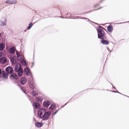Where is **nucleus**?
<instances>
[{
	"mask_svg": "<svg viewBox=\"0 0 129 129\" xmlns=\"http://www.w3.org/2000/svg\"><path fill=\"white\" fill-rule=\"evenodd\" d=\"M38 116L43 120H45L49 118L51 113L49 111H47L44 109H40L38 112Z\"/></svg>",
	"mask_w": 129,
	"mask_h": 129,
	"instance_id": "nucleus-1",
	"label": "nucleus"
},
{
	"mask_svg": "<svg viewBox=\"0 0 129 129\" xmlns=\"http://www.w3.org/2000/svg\"><path fill=\"white\" fill-rule=\"evenodd\" d=\"M28 99L30 101L31 103H32V105L34 108V113H35V109H38L41 106L40 104L37 102H34L35 100L33 99V98L30 96L29 95H27Z\"/></svg>",
	"mask_w": 129,
	"mask_h": 129,
	"instance_id": "nucleus-2",
	"label": "nucleus"
},
{
	"mask_svg": "<svg viewBox=\"0 0 129 129\" xmlns=\"http://www.w3.org/2000/svg\"><path fill=\"white\" fill-rule=\"evenodd\" d=\"M14 71L17 73L19 77L22 76L23 73V69L19 63H17L16 64L14 68Z\"/></svg>",
	"mask_w": 129,
	"mask_h": 129,
	"instance_id": "nucleus-3",
	"label": "nucleus"
},
{
	"mask_svg": "<svg viewBox=\"0 0 129 129\" xmlns=\"http://www.w3.org/2000/svg\"><path fill=\"white\" fill-rule=\"evenodd\" d=\"M29 82H28L29 87L30 88L33 90L31 92V93L33 96L34 97L36 95H38V93L36 92L35 90H34V89H35V88L34 86V83L33 82H32L31 80H29Z\"/></svg>",
	"mask_w": 129,
	"mask_h": 129,
	"instance_id": "nucleus-4",
	"label": "nucleus"
},
{
	"mask_svg": "<svg viewBox=\"0 0 129 129\" xmlns=\"http://www.w3.org/2000/svg\"><path fill=\"white\" fill-rule=\"evenodd\" d=\"M98 38L100 39L104 38L106 39V37H105L106 34L103 30L98 29Z\"/></svg>",
	"mask_w": 129,
	"mask_h": 129,
	"instance_id": "nucleus-5",
	"label": "nucleus"
},
{
	"mask_svg": "<svg viewBox=\"0 0 129 129\" xmlns=\"http://www.w3.org/2000/svg\"><path fill=\"white\" fill-rule=\"evenodd\" d=\"M24 73L26 76L30 75L32 78V80L33 81V76L32 73L28 67L25 68L24 69Z\"/></svg>",
	"mask_w": 129,
	"mask_h": 129,
	"instance_id": "nucleus-6",
	"label": "nucleus"
},
{
	"mask_svg": "<svg viewBox=\"0 0 129 129\" xmlns=\"http://www.w3.org/2000/svg\"><path fill=\"white\" fill-rule=\"evenodd\" d=\"M7 21L6 19L5 18H2V20H0V26L2 27L6 25Z\"/></svg>",
	"mask_w": 129,
	"mask_h": 129,
	"instance_id": "nucleus-7",
	"label": "nucleus"
},
{
	"mask_svg": "<svg viewBox=\"0 0 129 129\" xmlns=\"http://www.w3.org/2000/svg\"><path fill=\"white\" fill-rule=\"evenodd\" d=\"M6 72L9 74H12L13 72V68L10 66L7 67L5 69Z\"/></svg>",
	"mask_w": 129,
	"mask_h": 129,
	"instance_id": "nucleus-8",
	"label": "nucleus"
},
{
	"mask_svg": "<svg viewBox=\"0 0 129 129\" xmlns=\"http://www.w3.org/2000/svg\"><path fill=\"white\" fill-rule=\"evenodd\" d=\"M27 79L24 77H22L20 78V84L22 85H24L27 82Z\"/></svg>",
	"mask_w": 129,
	"mask_h": 129,
	"instance_id": "nucleus-9",
	"label": "nucleus"
},
{
	"mask_svg": "<svg viewBox=\"0 0 129 129\" xmlns=\"http://www.w3.org/2000/svg\"><path fill=\"white\" fill-rule=\"evenodd\" d=\"M50 104V101L49 100L44 101L43 103V105L45 107H47Z\"/></svg>",
	"mask_w": 129,
	"mask_h": 129,
	"instance_id": "nucleus-10",
	"label": "nucleus"
},
{
	"mask_svg": "<svg viewBox=\"0 0 129 129\" xmlns=\"http://www.w3.org/2000/svg\"><path fill=\"white\" fill-rule=\"evenodd\" d=\"M7 61V58L5 57H3L0 58V63L3 64L5 63Z\"/></svg>",
	"mask_w": 129,
	"mask_h": 129,
	"instance_id": "nucleus-11",
	"label": "nucleus"
},
{
	"mask_svg": "<svg viewBox=\"0 0 129 129\" xmlns=\"http://www.w3.org/2000/svg\"><path fill=\"white\" fill-rule=\"evenodd\" d=\"M17 75L15 73H12V74L10 76V78L11 79H13L15 80H17L18 79Z\"/></svg>",
	"mask_w": 129,
	"mask_h": 129,
	"instance_id": "nucleus-12",
	"label": "nucleus"
},
{
	"mask_svg": "<svg viewBox=\"0 0 129 129\" xmlns=\"http://www.w3.org/2000/svg\"><path fill=\"white\" fill-rule=\"evenodd\" d=\"M104 38L101 39V43L103 45H107L109 44V42L107 40H106L104 39Z\"/></svg>",
	"mask_w": 129,
	"mask_h": 129,
	"instance_id": "nucleus-13",
	"label": "nucleus"
},
{
	"mask_svg": "<svg viewBox=\"0 0 129 129\" xmlns=\"http://www.w3.org/2000/svg\"><path fill=\"white\" fill-rule=\"evenodd\" d=\"M17 2V1L16 0H7L5 2L6 3H9L10 4H15Z\"/></svg>",
	"mask_w": 129,
	"mask_h": 129,
	"instance_id": "nucleus-14",
	"label": "nucleus"
},
{
	"mask_svg": "<svg viewBox=\"0 0 129 129\" xmlns=\"http://www.w3.org/2000/svg\"><path fill=\"white\" fill-rule=\"evenodd\" d=\"M16 50V48L13 46H12L10 49L9 51L11 53L13 54L15 53V52Z\"/></svg>",
	"mask_w": 129,
	"mask_h": 129,
	"instance_id": "nucleus-15",
	"label": "nucleus"
},
{
	"mask_svg": "<svg viewBox=\"0 0 129 129\" xmlns=\"http://www.w3.org/2000/svg\"><path fill=\"white\" fill-rule=\"evenodd\" d=\"M4 34V33H0V40L1 39L2 41L4 42H5L6 38L5 36H4V37L3 36V34Z\"/></svg>",
	"mask_w": 129,
	"mask_h": 129,
	"instance_id": "nucleus-16",
	"label": "nucleus"
},
{
	"mask_svg": "<svg viewBox=\"0 0 129 129\" xmlns=\"http://www.w3.org/2000/svg\"><path fill=\"white\" fill-rule=\"evenodd\" d=\"M5 44L2 42L0 43V50L3 51L5 48Z\"/></svg>",
	"mask_w": 129,
	"mask_h": 129,
	"instance_id": "nucleus-17",
	"label": "nucleus"
},
{
	"mask_svg": "<svg viewBox=\"0 0 129 129\" xmlns=\"http://www.w3.org/2000/svg\"><path fill=\"white\" fill-rule=\"evenodd\" d=\"M20 62L22 65L23 66H26L28 64L26 62V61L24 59L22 58Z\"/></svg>",
	"mask_w": 129,
	"mask_h": 129,
	"instance_id": "nucleus-18",
	"label": "nucleus"
},
{
	"mask_svg": "<svg viewBox=\"0 0 129 129\" xmlns=\"http://www.w3.org/2000/svg\"><path fill=\"white\" fill-rule=\"evenodd\" d=\"M107 29L109 32H111L113 30L112 25H109L108 26H107Z\"/></svg>",
	"mask_w": 129,
	"mask_h": 129,
	"instance_id": "nucleus-19",
	"label": "nucleus"
},
{
	"mask_svg": "<svg viewBox=\"0 0 129 129\" xmlns=\"http://www.w3.org/2000/svg\"><path fill=\"white\" fill-rule=\"evenodd\" d=\"M35 126L38 127H42L43 124V123L42 122H36L35 123Z\"/></svg>",
	"mask_w": 129,
	"mask_h": 129,
	"instance_id": "nucleus-20",
	"label": "nucleus"
},
{
	"mask_svg": "<svg viewBox=\"0 0 129 129\" xmlns=\"http://www.w3.org/2000/svg\"><path fill=\"white\" fill-rule=\"evenodd\" d=\"M16 54L17 56V57L18 58L19 60H21L22 58V56L20 53H19V52L18 51H16Z\"/></svg>",
	"mask_w": 129,
	"mask_h": 129,
	"instance_id": "nucleus-21",
	"label": "nucleus"
},
{
	"mask_svg": "<svg viewBox=\"0 0 129 129\" xmlns=\"http://www.w3.org/2000/svg\"><path fill=\"white\" fill-rule=\"evenodd\" d=\"M36 22L34 23H33L32 22H30L28 26L27 27V29L28 30L30 29Z\"/></svg>",
	"mask_w": 129,
	"mask_h": 129,
	"instance_id": "nucleus-22",
	"label": "nucleus"
},
{
	"mask_svg": "<svg viewBox=\"0 0 129 129\" xmlns=\"http://www.w3.org/2000/svg\"><path fill=\"white\" fill-rule=\"evenodd\" d=\"M102 8H103V7H100L99 8H98L97 9H95L93 10H91L89 11H87V12H85L83 13V14H87V13H90L93 11H96V10H99V9H100Z\"/></svg>",
	"mask_w": 129,
	"mask_h": 129,
	"instance_id": "nucleus-23",
	"label": "nucleus"
},
{
	"mask_svg": "<svg viewBox=\"0 0 129 129\" xmlns=\"http://www.w3.org/2000/svg\"><path fill=\"white\" fill-rule=\"evenodd\" d=\"M56 107L55 105L52 104L49 107V109L50 110H53L56 108Z\"/></svg>",
	"mask_w": 129,
	"mask_h": 129,
	"instance_id": "nucleus-24",
	"label": "nucleus"
},
{
	"mask_svg": "<svg viewBox=\"0 0 129 129\" xmlns=\"http://www.w3.org/2000/svg\"><path fill=\"white\" fill-rule=\"evenodd\" d=\"M35 99L37 102H42L43 100V99L40 97H36Z\"/></svg>",
	"mask_w": 129,
	"mask_h": 129,
	"instance_id": "nucleus-25",
	"label": "nucleus"
},
{
	"mask_svg": "<svg viewBox=\"0 0 129 129\" xmlns=\"http://www.w3.org/2000/svg\"><path fill=\"white\" fill-rule=\"evenodd\" d=\"M68 19L70 18H67ZM71 19H88V18L85 17H82V18H80L79 17V16H76V17H73L72 18H71Z\"/></svg>",
	"mask_w": 129,
	"mask_h": 129,
	"instance_id": "nucleus-26",
	"label": "nucleus"
},
{
	"mask_svg": "<svg viewBox=\"0 0 129 129\" xmlns=\"http://www.w3.org/2000/svg\"><path fill=\"white\" fill-rule=\"evenodd\" d=\"M9 58L10 59V61L12 62V63H16V61L15 60V59H14V58H13V56H12V57L11 58H10L9 57Z\"/></svg>",
	"mask_w": 129,
	"mask_h": 129,
	"instance_id": "nucleus-27",
	"label": "nucleus"
},
{
	"mask_svg": "<svg viewBox=\"0 0 129 129\" xmlns=\"http://www.w3.org/2000/svg\"><path fill=\"white\" fill-rule=\"evenodd\" d=\"M8 75L7 74H5L4 73V74H3V77L5 79L8 78Z\"/></svg>",
	"mask_w": 129,
	"mask_h": 129,
	"instance_id": "nucleus-28",
	"label": "nucleus"
},
{
	"mask_svg": "<svg viewBox=\"0 0 129 129\" xmlns=\"http://www.w3.org/2000/svg\"><path fill=\"white\" fill-rule=\"evenodd\" d=\"M98 29L100 30V29H101V30H105V31H107V30L106 29H105L104 28L102 27L101 26L99 25L98 27Z\"/></svg>",
	"mask_w": 129,
	"mask_h": 129,
	"instance_id": "nucleus-29",
	"label": "nucleus"
},
{
	"mask_svg": "<svg viewBox=\"0 0 129 129\" xmlns=\"http://www.w3.org/2000/svg\"><path fill=\"white\" fill-rule=\"evenodd\" d=\"M74 95V96L72 97L71 99H70L69 101L67 103H66L64 105L62 106H61V108H60V109H61L62 108H63L65 106H66V105L73 98V97H74L75 95Z\"/></svg>",
	"mask_w": 129,
	"mask_h": 129,
	"instance_id": "nucleus-30",
	"label": "nucleus"
},
{
	"mask_svg": "<svg viewBox=\"0 0 129 129\" xmlns=\"http://www.w3.org/2000/svg\"><path fill=\"white\" fill-rule=\"evenodd\" d=\"M60 109H59L57 110H56L54 113H52V116H54L55 115L59 110Z\"/></svg>",
	"mask_w": 129,
	"mask_h": 129,
	"instance_id": "nucleus-31",
	"label": "nucleus"
},
{
	"mask_svg": "<svg viewBox=\"0 0 129 129\" xmlns=\"http://www.w3.org/2000/svg\"><path fill=\"white\" fill-rule=\"evenodd\" d=\"M99 3H98L96 4H95L94 6V8H96L97 6H99V4H100Z\"/></svg>",
	"mask_w": 129,
	"mask_h": 129,
	"instance_id": "nucleus-32",
	"label": "nucleus"
},
{
	"mask_svg": "<svg viewBox=\"0 0 129 129\" xmlns=\"http://www.w3.org/2000/svg\"><path fill=\"white\" fill-rule=\"evenodd\" d=\"M88 19V21H90V22H92V23H94L96 25H99V24L97 23H95V22H94L92 21H90L88 18V19Z\"/></svg>",
	"mask_w": 129,
	"mask_h": 129,
	"instance_id": "nucleus-33",
	"label": "nucleus"
},
{
	"mask_svg": "<svg viewBox=\"0 0 129 129\" xmlns=\"http://www.w3.org/2000/svg\"><path fill=\"white\" fill-rule=\"evenodd\" d=\"M127 22H119V23H116L115 24H123V23H127Z\"/></svg>",
	"mask_w": 129,
	"mask_h": 129,
	"instance_id": "nucleus-34",
	"label": "nucleus"
},
{
	"mask_svg": "<svg viewBox=\"0 0 129 129\" xmlns=\"http://www.w3.org/2000/svg\"><path fill=\"white\" fill-rule=\"evenodd\" d=\"M112 92H115V93H119L120 94H122V93H121L117 91H112Z\"/></svg>",
	"mask_w": 129,
	"mask_h": 129,
	"instance_id": "nucleus-35",
	"label": "nucleus"
},
{
	"mask_svg": "<svg viewBox=\"0 0 129 129\" xmlns=\"http://www.w3.org/2000/svg\"><path fill=\"white\" fill-rule=\"evenodd\" d=\"M21 88V90L22 91L24 92V93H26V91H24L22 88Z\"/></svg>",
	"mask_w": 129,
	"mask_h": 129,
	"instance_id": "nucleus-36",
	"label": "nucleus"
},
{
	"mask_svg": "<svg viewBox=\"0 0 129 129\" xmlns=\"http://www.w3.org/2000/svg\"><path fill=\"white\" fill-rule=\"evenodd\" d=\"M3 55V53L2 52H0V57L2 56Z\"/></svg>",
	"mask_w": 129,
	"mask_h": 129,
	"instance_id": "nucleus-37",
	"label": "nucleus"
},
{
	"mask_svg": "<svg viewBox=\"0 0 129 129\" xmlns=\"http://www.w3.org/2000/svg\"><path fill=\"white\" fill-rule=\"evenodd\" d=\"M109 82L111 84V85H112V86H113L112 88L113 89L114 88V89H115L116 90V89L112 85V84L110 82Z\"/></svg>",
	"mask_w": 129,
	"mask_h": 129,
	"instance_id": "nucleus-38",
	"label": "nucleus"
},
{
	"mask_svg": "<svg viewBox=\"0 0 129 129\" xmlns=\"http://www.w3.org/2000/svg\"><path fill=\"white\" fill-rule=\"evenodd\" d=\"M67 15L69 17H71V15L70 14H67Z\"/></svg>",
	"mask_w": 129,
	"mask_h": 129,
	"instance_id": "nucleus-39",
	"label": "nucleus"
},
{
	"mask_svg": "<svg viewBox=\"0 0 129 129\" xmlns=\"http://www.w3.org/2000/svg\"><path fill=\"white\" fill-rule=\"evenodd\" d=\"M59 18H67L65 17H63L62 16H58Z\"/></svg>",
	"mask_w": 129,
	"mask_h": 129,
	"instance_id": "nucleus-40",
	"label": "nucleus"
},
{
	"mask_svg": "<svg viewBox=\"0 0 129 129\" xmlns=\"http://www.w3.org/2000/svg\"><path fill=\"white\" fill-rule=\"evenodd\" d=\"M15 83H16V84H17L18 86H20L19 85V84L16 81H15Z\"/></svg>",
	"mask_w": 129,
	"mask_h": 129,
	"instance_id": "nucleus-41",
	"label": "nucleus"
},
{
	"mask_svg": "<svg viewBox=\"0 0 129 129\" xmlns=\"http://www.w3.org/2000/svg\"><path fill=\"white\" fill-rule=\"evenodd\" d=\"M104 1V0H101L99 3L100 4L101 3Z\"/></svg>",
	"mask_w": 129,
	"mask_h": 129,
	"instance_id": "nucleus-42",
	"label": "nucleus"
},
{
	"mask_svg": "<svg viewBox=\"0 0 129 129\" xmlns=\"http://www.w3.org/2000/svg\"><path fill=\"white\" fill-rule=\"evenodd\" d=\"M34 62H32V66H31V67H33L34 64Z\"/></svg>",
	"mask_w": 129,
	"mask_h": 129,
	"instance_id": "nucleus-43",
	"label": "nucleus"
},
{
	"mask_svg": "<svg viewBox=\"0 0 129 129\" xmlns=\"http://www.w3.org/2000/svg\"><path fill=\"white\" fill-rule=\"evenodd\" d=\"M94 27H95L96 31H97V33L98 32V29L95 26H94Z\"/></svg>",
	"mask_w": 129,
	"mask_h": 129,
	"instance_id": "nucleus-44",
	"label": "nucleus"
},
{
	"mask_svg": "<svg viewBox=\"0 0 129 129\" xmlns=\"http://www.w3.org/2000/svg\"><path fill=\"white\" fill-rule=\"evenodd\" d=\"M112 50H111V51H110V52L108 54V55H110V53L111 52H112Z\"/></svg>",
	"mask_w": 129,
	"mask_h": 129,
	"instance_id": "nucleus-45",
	"label": "nucleus"
},
{
	"mask_svg": "<svg viewBox=\"0 0 129 129\" xmlns=\"http://www.w3.org/2000/svg\"><path fill=\"white\" fill-rule=\"evenodd\" d=\"M2 73V70L1 69H0V75Z\"/></svg>",
	"mask_w": 129,
	"mask_h": 129,
	"instance_id": "nucleus-46",
	"label": "nucleus"
},
{
	"mask_svg": "<svg viewBox=\"0 0 129 129\" xmlns=\"http://www.w3.org/2000/svg\"><path fill=\"white\" fill-rule=\"evenodd\" d=\"M125 95V96H127V97H128V98H129V96H127V95Z\"/></svg>",
	"mask_w": 129,
	"mask_h": 129,
	"instance_id": "nucleus-47",
	"label": "nucleus"
},
{
	"mask_svg": "<svg viewBox=\"0 0 129 129\" xmlns=\"http://www.w3.org/2000/svg\"><path fill=\"white\" fill-rule=\"evenodd\" d=\"M26 30L25 29V30H24V31H25V32H26Z\"/></svg>",
	"mask_w": 129,
	"mask_h": 129,
	"instance_id": "nucleus-48",
	"label": "nucleus"
},
{
	"mask_svg": "<svg viewBox=\"0 0 129 129\" xmlns=\"http://www.w3.org/2000/svg\"><path fill=\"white\" fill-rule=\"evenodd\" d=\"M33 119H34V120H35V118H34H34Z\"/></svg>",
	"mask_w": 129,
	"mask_h": 129,
	"instance_id": "nucleus-49",
	"label": "nucleus"
},
{
	"mask_svg": "<svg viewBox=\"0 0 129 129\" xmlns=\"http://www.w3.org/2000/svg\"><path fill=\"white\" fill-rule=\"evenodd\" d=\"M107 49H108V51H110V50H109V49L108 48Z\"/></svg>",
	"mask_w": 129,
	"mask_h": 129,
	"instance_id": "nucleus-50",
	"label": "nucleus"
},
{
	"mask_svg": "<svg viewBox=\"0 0 129 129\" xmlns=\"http://www.w3.org/2000/svg\"><path fill=\"white\" fill-rule=\"evenodd\" d=\"M107 90V91H109V90H108V89H107V90Z\"/></svg>",
	"mask_w": 129,
	"mask_h": 129,
	"instance_id": "nucleus-51",
	"label": "nucleus"
}]
</instances>
